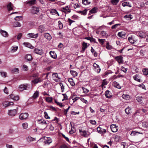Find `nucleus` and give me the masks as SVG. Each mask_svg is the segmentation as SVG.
<instances>
[{"instance_id":"obj_1","label":"nucleus","mask_w":148,"mask_h":148,"mask_svg":"<svg viewBox=\"0 0 148 148\" xmlns=\"http://www.w3.org/2000/svg\"><path fill=\"white\" fill-rule=\"evenodd\" d=\"M37 123L41 125L42 129H45L47 127L48 125V123L43 119H41L37 120Z\"/></svg>"},{"instance_id":"obj_2","label":"nucleus","mask_w":148,"mask_h":148,"mask_svg":"<svg viewBox=\"0 0 148 148\" xmlns=\"http://www.w3.org/2000/svg\"><path fill=\"white\" fill-rule=\"evenodd\" d=\"M147 95H148V94L147 93H144L141 95H140L139 96L137 95H136V100L139 102L140 103H142L143 99H145L147 97L146 96Z\"/></svg>"},{"instance_id":"obj_3","label":"nucleus","mask_w":148,"mask_h":148,"mask_svg":"<svg viewBox=\"0 0 148 148\" xmlns=\"http://www.w3.org/2000/svg\"><path fill=\"white\" fill-rule=\"evenodd\" d=\"M79 131L80 135L84 137H87L90 134V133L89 132L85 130L79 129Z\"/></svg>"},{"instance_id":"obj_4","label":"nucleus","mask_w":148,"mask_h":148,"mask_svg":"<svg viewBox=\"0 0 148 148\" xmlns=\"http://www.w3.org/2000/svg\"><path fill=\"white\" fill-rule=\"evenodd\" d=\"M17 112V110L16 109L13 110H9L8 111V115L11 116H14L15 115Z\"/></svg>"},{"instance_id":"obj_5","label":"nucleus","mask_w":148,"mask_h":148,"mask_svg":"<svg viewBox=\"0 0 148 148\" xmlns=\"http://www.w3.org/2000/svg\"><path fill=\"white\" fill-rule=\"evenodd\" d=\"M28 116V114L27 113H23L21 114L19 116V118L21 120L26 119Z\"/></svg>"},{"instance_id":"obj_6","label":"nucleus","mask_w":148,"mask_h":148,"mask_svg":"<svg viewBox=\"0 0 148 148\" xmlns=\"http://www.w3.org/2000/svg\"><path fill=\"white\" fill-rule=\"evenodd\" d=\"M39 11V8L36 7H32L31 12L33 14H37Z\"/></svg>"},{"instance_id":"obj_7","label":"nucleus","mask_w":148,"mask_h":148,"mask_svg":"<svg viewBox=\"0 0 148 148\" xmlns=\"http://www.w3.org/2000/svg\"><path fill=\"white\" fill-rule=\"evenodd\" d=\"M27 36L28 38H36L38 36V34H35L34 33H32L28 34H27Z\"/></svg>"},{"instance_id":"obj_8","label":"nucleus","mask_w":148,"mask_h":148,"mask_svg":"<svg viewBox=\"0 0 148 148\" xmlns=\"http://www.w3.org/2000/svg\"><path fill=\"white\" fill-rule=\"evenodd\" d=\"M93 66L95 71L97 73H99L101 71V69L99 66L95 63H94L93 64Z\"/></svg>"},{"instance_id":"obj_9","label":"nucleus","mask_w":148,"mask_h":148,"mask_svg":"<svg viewBox=\"0 0 148 148\" xmlns=\"http://www.w3.org/2000/svg\"><path fill=\"white\" fill-rule=\"evenodd\" d=\"M110 127L111 131L113 132H116L118 130V127L115 125L112 124L110 125Z\"/></svg>"},{"instance_id":"obj_10","label":"nucleus","mask_w":148,"mask_h":148,"mask_svg":"<svg viewBox=\"0 0 148 148\" xmlns=\"http://www.w3.org/2000/svg\"><path fill=\"white\" fill-rule=\"evenodd\" d=\"M28 87L27 85H25L24 84H21L19 86V90L21 91H23L25 90H27Z\"/></svg>"},{"instance_id":"obj_11","label":"nucleus","mask_w":148,"mask_h":148,"mask_svg":"<svg viewBox=\"0 0 148 148\" xmlns=\"http://www.w3.org/2000/svg\"><path fill=\"white\" fill-rule=\"evenodd\" d=\"M34 52L37 54L41 56L43 53V51L41 49H34Z\"/></svg>"},{"instance_id":"obj_12","label":"nucleus","mask_w":148,"mask_h":148,"mask_svg":"<svg viewBox=\"0 0 148 148\" xmlns=\"http://www.w3.org/2000/svg\"><path fill=\"white\" fill-rule=\"evenodd\" d=\"M123 57L121 56H116L115 58L116 60L119 64H121L123 63Z\"/></svg>"},{"instance_id":"obj_13","label":"nucleus","mask_w":148,"mask_h":148,"mask_svg":"<svg viewBox=\"0 0 148 148\" xmlns=\"http://www.w3.org/2000/svg\"><path fill=\"white\" fill-rule=\"evenodd\" d=\"M97 130L98 132L100 134L105 133L106 132V129L102 128L99 127H97Z\"/></svg>"},{"instance_id":"obj_14","label":"nucleus","mask_w":148,"mask_h":148,"mask_svg":"<svg viewBox=\"0 0 148 148\" xmlns=\"http://www.w3.org/2000/svg\"><path fill=\"white\" fill-rule=\"evenodd\" d=\"M46 138H47V139H45L46 140L44 141L45 144L49 145L52 142V140L51 138L47 137H46Z\"/></svg>"},{"instance_id":"obj_15","label":"nucleus","mask_w":148,"mask_h":148,"mask_svg":"<svg viewBox=\"0 0 148 148\" xmlns=\"http://www.w3.org/2000/svg\"><path fill=\"white\" fill-rule=\"evenodd\" d=\"M0 33L1 35L5 37H7L8 36V32L5 31L0 30Z\"/></svg>"},{"instance_id":"obj_16","label":"nucleus","mask_w":148,"mask_h":148,"mask_svg":"<svg viewBox=\"0 0 148 148\" xmlns=\"http://www.w3.org/2000/svg\"><path fill=\"white\" fill-rule=\"evenodd\" d=\"M137 34L138 36L142 38H144L146 37V34L145 33L142 31L138 32Z\"/></svg>"},{"instance_id":"obj_17","label":"nucleus","mask_w":148,"mask_h":148,"mask_svg":"<svg viewBox=\"0 0 148 148\" xmlns=\"http://www.w3.org/2000/svg\"><path fill=\"white\" fill-rule=\"evenodd\" d=\"M44 37L48 40L50 41L52 38L51 35L48 33H45L44 34Z\"/></svg>"},{"instance_id":"obj_18","label":"nucleus","mask_w":148,"mask_h":148,"mask_svg":"<svg viewBox=\"0 0 148 148\" xmlns=\"http://www.w3.org/2000/svg\"><path fill=\"white\" fill-rule=\"evenodd\" d=\"M105 95L106 98H110L112 96V95L109 91L107 90L106 91L105 93Z\"/></svg>"},{"instance_id":"obj_19","label":"nucleus","mask_w":148,"mask_h":148,"mask_svg":"<svg viewBox=\"0 0 148 148\" xmlns=\"http://www.w3.org/2000/svg\"><path fill=\"white\" fill-rule=\"evenodd\" d=\"M128 40L132 44H134L136 41V40L134 39L133 36H132L128 38Z\"/></svg>"},{"instance_id":"obj_20","label":"nucleus","mask_w":148,"mask_h":148,"mask_svg":"<svg viewBox=\"0 0 148 148\" xmlns=\"http://www.w3.org/2000/svg\"><path fill=\"white\" fill-rule=\"evenodd\" d=\"M62 11L66 13H68L71 12V10L69 9L68 6L62 8Z\"/></svg>"},{"instance_id":"obj_21","label":"nucleus","mask_w":148,"mask_h":148,"mask_svg":"<svg viewBox=\"0 0 148 148\" xmlns=\"http://www.w3.org/2000/svg\"><path fill=\"white\" fill-rule=\"evenodd\" d=\"M117 35L119 37L124 38L125 37L126 34L124 32H119Z\"/></svg>"},{"instance_id":"obj_22","label":"nucleus","mask_w":148,"mask_h":148,"mask_svg":"<svg viewBox=\"0 0 148 148\" xmlns=\"http://www.w3.org/2000/svg\"><path fill=\"white\" fill-rule=\"evenodd\" d=\"M45 27L43 25H41L39 26L38 29V30L41 33H42L44 32L45 31Z\"/></svg>"},{"instance_id":"obj_23","label":"nucleus","mask_w":148,"mask_h":148,"mask_svg":"<svg viewBox=\"0 0 148 148\" xmlns=\"http://www.w3.org/2000/svg\"><path fill=\"white\" fill-rule=\"evenodd\" d=\"M49 54L52 58L55 59L57 58V55L54 51H51L49 52Z\"/></svg>"},{"instance_id":"obj_24","label":"nucleus","mask_w":148,"mask_h":148,"mask_svg":"<svg viewBox=\"0 0 148 148\" xmlns=\"http://www.w3.org/2000/svg\"><path fill=\"white\" fill-rule=\"evenodd\" d=\"M97 8L96 7H94L89 11V15H90L91 14L95 13L97 12Z\"/></svg>"},{"instance_id":"obj_25","label":"nucleus","mask_w":148,"mask_h":148,"mask_svg":"<svg viewBox=\"0 0 148 148\" xmlns=\"http://www.w3.org/2000/svg\"><path fill=\"white\" fill-rule=\"evenodd\" d=\"M27 140L29 142L36 141L35 138H32L30 136H28L26 138Z\"/></svg>"},{"instance_id":"obj_26","label":"nucleus","mask_w":148,"mask_h":148,"mask_svg":"<svg viewBox=\"0 0 148 148\" xmlns=\"http://www.w3.org/2000/svg\"><path fill=\"white\" fill-rule=\"evenodd\" d=\"M13 5L10 2V3L7 6L8 9V11H10L13 9Z\"/></svg>"},{"instance_id":"obj_27","label":"nucleus","mask_w":148,"mask_h":148,"mask_svg":"<svg viewBox=\"0 0 148 148\" xmlns=\"http://www.w3.org/2000/svg\"><path fill=\"white\" fill-rule=\"evenodd\" d=\"M134 79L138 82H140V79L139 78V76L138 74H136L133 77Z\"/></svg>"},{"instance_id":"obj_28","label":"nucleus","mask_w":148,"mask_h":148,"mask_svg":"<svg viewBox=\"0 0 148 148\" xmlns=\"http://www.w3.org/2000/svg\"><path fill=\"white\" fill-rule=\"evenodd\" d=\"M122 5L123 7L127 6L130 7H131L132 6L130 4V3L129 2L125 1L123 3H122Z\"/></svg>"},{"instance_id":"obj_29","label":"nucleus","mask_w":148,"mask_h":148,"mask_svg":"<svg viewBox=\"0 0 148 148\" xmlns=\"http://www.w3.org/2000/svg\"><path fill=\"white\" fill-rule=\"evenodd\" d=\"M113 85L115 87L118 88H119V89H120L121 88V87L120 85L117 82H115V81L114 82H113Z\"/></svg>"},{"instance_id":"obj_30","label":"nucleus","mask_w":148,"mask_h":148,"mask_svg":"<svg viewBox=\"0 0 148 148\" xmlns=\"http://www.w3.org/2000/svg\"><path fill=\"white\" fill-rule=\"evenodd\" d=\"M10 97L13 100L15 101H17L19 99V97L17 95L16 96H14L12 94H11V95H10Z\"/></svg>"},{"instance_id":"obj_31","label":"nucleus","mask_w":148,"mask_h":148,"mask_svg":"<svg viewBox=\"0 0 148 148\" xmlns=\"http://www.w3.org/2000/svg\"><path fill=\"white\" fill-rule=\"evenodd\" d=\"M50 13L52 14H57L58 16H59V15L58 12L57 11V10L55 9H51L50 12Z\"/></svg>"},{"instance_id":"obj_32","label":"nucleus","mask_w":148,"mask_h":148,"mask_svg":"<svg viewBox=\"0 0 148 148\" xmlns=\"http://www.w3.org/2000/svg\"><path fill=\"white\" fill-rule=\"evenodd\" d=\"M39 95V92L38 91L36 90L34 93L32 97L34 99H36L38 97Z\"/></svg>"},{"instance_id":"obj_33","label":"nucleus","mask_w":148,"mask_h":148,"mask_svg":"<svg viewBox=\"0 0 148 148\" xmlns=\"http://www.w3.org/2000/svg\"><path fill=\"white\" fill-rule=\"evenodd\" d=\"M124 17L128 20H130L133 18V17L131 14L126 15Z\"/></svg>"},{"instance_id":"obj_34","label":"nucleus","mask_w":148,"mask_h":148,"mask_svg":"<svg viewBox=\"0 0 148 148\" xmlns=\"http://www.w3.org/2000/svg\"><path fill=\"white\" fill-rule=\"evenodd\" d=\"M23 44L25 45L26 47L28 48L32 49L33 47L32 45L29 43L28 42H24Z\"/></svg>"},{"instance_id":"obj_35","label":"nucleus","mask_w":148,"mask_h":148,"mask_svg":"<svg viewBox=\"0 0 148 148\" xmlns=\"http://www.w3.org/2000/svg\"><path fill=\"white\" fill-rule=\"evenodd\" d=\"M108 84V82L105 79L103 80L102 82V84L101 85V87H102L105 88L106 87H104V86L107 85Z\"/></svg>"},{"instance_id":"obj_36","label":"nucleus","mask_w":148,"mask_h":148,"mask_svg":"<svg viewBox=\"0 0 148 148\" xmlns=\"http://www.w3.org/2000/svg\"><path fill=\"white\" fill-rule=\"evenodd\" d=\"M70 73L73 77L77 76V72L74 71H70Z\"/></svg>"},{"instance_id":"obj_37","label":"nucleus","mask_w":148,"mask_h":148,"mask_svg":"<svg viewBox=\"0 0 148 148\" xmlns=\"http://www.w3.org/2000/svg\"><path fill=\"white\" fill-rule=\"evenodd\" d=\"M122 98L126 100H129L130 98V96L129 95L127 94H124L122 95Z\"/></svg>"},{"instance_id":"obj_38","label":"nucleus","mask_w":148,"mask_h":148,"mask_svg":"<svg viewBox=\"0 0 148 148\" xmlns=\"http://www.w3.org/2000/svg\"><path fill=\"white\" fill-rule=\"evenodd\" d=\"M18 49L17 46H12L11 47V51L12 52L16 51Z\"/></svg>"},{"instance_id":"obj_39","label":"nucleus","mask_w":148,"mask_h":148,"mask_svg":"<svg viewBox=\"0 0 148 148\" xmlns=\"http://www.w3.org/2000/svg\"><path fill=\"white\" fill-rule=\"evenodd\" d=\"M21 24L19 22H14L13 24V26L14 27H20L21 26Z\"/></svg>"},{"instance_id":"obj_40","label":"nucleus","mask_w":148,"mask_h":148,"mask_svg":"<svg viewBox=\"0 0 148 148\" xmlns=\"http://www.w3.org/2000/svg\"><path fill=\"white\" fill-rule=\"evenodd\" d=\"M0 73L2 77H7V74L6 72L4 71H1Z\"/></svg>"},{"instance_id":"obj_41","label":"nucleus","mask_w":148,"mask_h":148,"mask_svg":"<svg viewBox=\"0 0 148 148\" xmlns=\"http://www.w3.org/2000/svg\"><path fill=\"white\" fill-rule=\"evenodd\" d=\"M142 71L145 75H148V69H143L142 70Z\"/></svg>"},{"instance_id":"obj_42","label":"nucleus","mask_w":148,"mask_h":148,"mask_svg":"<svg viewBox=\"0 0 148 148\" xmlns=\"http://www.w3.org/2000/svg\"><path fill=\"white\" fill-rule=\"evenodd\" d=\"M87 12V10L85 9L83 11H79L78 12L81 14H82L85 15L86 14Z\"/></svg>"},{"instance_id":"obj_43","label":"nucleus","mask_w":148,"mask_h":148,"mask_svg":"<svg viewBox=\"0 0 148 148\" xmlns=\"http://www.w3.org/2000/svg\"><path fill=\"white\" fill-rule=\"evenodd\" d=\"M26 58L27 60L30 61L32 60V58L31 55L28 54L26 56Z\"/></svg>"},{"instance_id":"obj_44","label":"nucleus","mask_w":148,"mask_h":148,"mask_svg":"<svg viewBox=\"0 0 148 148\" xmlns=\"http://www.w3.org/2000/svg\"><path fill=\"white\" fill-rule=\"evenodd\" d=\"M100 35L103 37H106L107 36H108V35L106 32L104 31H102L101 33H100Z\"/></svg>"},{"instance_id":"obj_45","label":"nucleus","mask_w":148,"mask_h":148,"mask_svg":"<svg viewBox=\"0 0 148 148\" xmlns=\"http://www.w3.org/2000/svg\"><path fill=\"white\" fill-rule=\"evenodd\" d=\"M125 111L127 114H129L131 112V108L130 107H128L125 110Z\"/></svg>"},{"instance_id":"obj_46","label":"nucleus","mask_w":148,"mask_h":148,"mask_svg":"<svg viewBox=\"0 0 148 148\" xmlns=\"http://www.w3.org/2000/svg\"><path fill=\"white\" fill-rule=\"evenodd\" d=\"M23 128L24 129H26L27 128L28 124L27 123H25L22 124Z\"/></svg>"},{"instance_id":"obj_47","label":"nucleus","mask_w":148,"mask_h":148,"mask_svg":"<svg viewBox=\"0 0 148 148\" xmlns=\"http://www.w3.org/2000/svg\"><path fill=\"white\" fill-rule=\"evenodd\" d=\"M36 0H32L29 1H28L27 2V4H29L31 5H34L35 3Z\"/></svg>"},{"instance_id":"obj_48","label":"nucleus","mask_w":148,"mask_h":148,"mask_svg":"<svg viewBox=\"0 0 148 148\" xmlns=\"http://www.w3.org/2000/svg\"><path fill=\"white\" fill-rule=\"evenodd\" d=\"M72 99L73 101V102H74L79 99V97L75 96H73L72 98Z\"/></svg>"},{"instance_id":"obj_49","label":"nucleus","mask_w":148,"mask_h":148,"mask_svg":"<svg viewBox=\"0 0 148 148\" xmlns=\"http://www.w3.org/2000/svg\"><path fill=\"white\" fill-rule=\"evenodd\" d=\"M52 100V98L51 97H47L46 98V101L49 103H51Z\"/></svg>"},{"instance_id":"obj_50","label":"nucleus","mask_w":148,"mask_h":148,"mask_svg":"<svg viewBox=\"0 0 148 148\" xmlns=\"http://www.w3.org/2000/svg\"><path fill=\"white\" fill-rule=\"evenodd\" d=\"M68 81L70 83V84L72 86H73L75 85V83L73 82V80L72 79H69Z\"/></svg>"},{"instance_id":"obj_51","label":"nucleus","mask_w":148,"mask_h":148,"mask_svg":"<svg viewBox=\"0 0 148 148\" xmlns=\"http://www.w3.org/2000/svg\"><path fill=\"white\" fill-rule=\"evenodd\" d=\"M58 24L59 28L60 29H62L63 27V25L62 23L60 21H58Z\"/></svg>"},{"instance_id":"obj_52","label":"nucleus","mask_w":148,"mask_h":148,"mask_svg":"<svg viewBox=\"0 0 148 148\" xmlns=\"http://www.w3.org/2000/svg\"><path fill=\"white\" fill-rule=\"evenodd\" d=\"M106 48L109 50H110L112 49V47L109 45V43L108 42L107 43L106 45Z\"/></svg>"},{"instance_id":"obj_53","label":"nucleus","mask_w":148,"mask_h":148,"mask_svg":"<svg viewBox=\"0 0 148 148\" xmlns=\"http://www.w3.org/2000/svg\"><path fill=\"white\" fill-rule=\"evenodd\" d=\"M33 83L34 84H37L40 82V79L39 78H37L36 79H34V80L32 81Z\"/></svg>"},{"instance_id":"obj_54","label":"nucleus","mask_w":148,"mask_h":148,"mask_svg":"<svg viewBox=\"0 0 148 148\" xmlns=\"http://www.w3.org/2000/svg\"><path fill=\"white\" fill-rule=\"evenodd\" d=\"M82 90L83 91V92L84 93L86 94L89 91V90L87 89L86 88L84 87H82Z\"/></svg>"},{"instance_id":"obj_55","label":"nucleus","mask_w":148,"mask_h":148,"mask_svg":"<svg viewBox=\"0 0 148 148\" xmlns=\"http://www.w3.org/2000/svg\"><path fill=\"white\" fill-rule=\"evenodd\" d=\"M52 77L53 78V79L59 77H58L57 73H53L52 75Z\"/></svg>"},{"instance_id":"obj_56","label":"nucleus","mask_w":148,"mask_h":148,"mask_svg":"<svg viewBox=\"0 0 148 148\" xmlns=\"http://www.w3.org/2000/svg\"><path fill=\"white\" fill-rule=\"evenodd\" d=\"M119 0H112L111 2L113 5H116L119 2Z\"/></svg>"},{"instance_id":"obj_57","label":"nucleus","mask_w":148,"mask_h":148,"mask_svg":"<svg viewBox=\"0 0 148 148\" xmlns=\"http://www.w3.org/2000/svg\"><path fill=\"white\" fill-rule=\"evenodd\" d=\"M71 130L69 131V133L70 134H73L75 132V130H74V128H73L72 126L71 125Z\"/></svg>"},{"instance_id":"obj_58","label":"nucleus","mask_w":148,"mask_h":148,"mask_svg":"<svg viewBox=\"0 0 148 148\" xmlns=\"http://www.w3.org/2000/svg\"><path fill=\"white\" fill-rule=\"evenodd\" d=\"M73 6L75 9H76L77 8H79L80 7L79 5L77 3H73Z\"/></svg>"},{"instance_id":"obj_59","label":"nucleus","mask_w":148,"mask_h":148,"mask_svg":"<svg viewBox=\"0 0 148 148\" xmlns=\"http://www.w3.org/2000/svg\"><path fill=\"white\" fill-rule=\"evenodd\" d=\"M121 70L124 73H126L127 71V69L125 68L123 66H122L121 68Z\"/></svg>"},{"instance_id":"obj_60","label":"nucleus","mask_w":148,"mask_h":148,"mask_svg":"<svg viewBox=\"0 0 148 148\" xmlns=\"http://www.w3.org/2000/svg\"><path fill=\"white\" fill-rule=\"evenodd\" d=\"M80 100L82 102H83L84 103H85L86 104H87L88 103V101L87 100L84 99V98H81L80 99Z\"/></svg>"},{"instance_id":"obj_61","label":"nucleus","mask_w":148,"mask_h":148,"mask_svg":"<svg viewBox=\"0 0 148 148\" xmlns=\"http://www.w3.org/2000/svg\"><path fill=\"white\" fill-rule=\"evenodd\" d=\"M44 116L45 118L46 119H50V117L49 116H48L47 113L46 112H45L44 113Z\"/></svg>"},{"instance_id":"obj_62","label":"nucleus","mask_w":148,"mask_h":148,"mask_svg":"<svg viewBox=\"0 0 148 148\" xmlns=\"http://www.w3.org/2000/svg\"><path fill=\"white\" fill-rule=\"evenodd\" d=\"M55 102L56 103L58 106H60L61 108L63 107L64 106V105L62 104V103L58 102L56 100H55Z\"/></svg>"},{"instance_id":"obj_63","label":"nucleus","mask_w":148,"mask_h":148,"mask_svg":"<svg viewBox=\"0 0 148 148\" xmlns=\"http://www.w3.org/2000/svg\"><path fill=\"white\" fill-rule=\"evenodd\" d=\"M120 25V24H115L111 27V28L112 29H116V27H117L119 25Z\"/></svg>"},{"instance_id":"obj_64","label":"nucleus","mask_w":148,"mask_h":148,"mask_svg":"<svg viewBox=\"0 0 148 148\" xmlns=\"http://www.w3.org/2000/svg\"><path fill=\"white\" fill-rule=\"evenodd\" d=\"M90 122L91 124L94 125L96 124V122L94 120H91L90 121Z\"/></svg>"}]
</instances>
